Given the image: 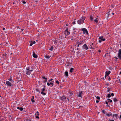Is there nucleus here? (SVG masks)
<instances>
[{
	"label": "nucleus",
	"mask_w": 121,
	"mask_h": 121,
	"mask_svg": "<svg viewBox=\"0 0 121 121\" xmlns=\"http://www.w3.org/2000/svg\"><path fill=\"white\" fill-rule=\"evenodd\" d=\"M53 80V79H52V78H51L50 80H49V81H48V82H50V81H52V80Z\"/></svg>",
	"instance_id": "nucleus-38"
},
{
	"label": "nucleus",
	"mask_w": 121,
	"mask_h": 121,
	"mask_svg": "<svg viewBox=\"0 0 121 121\" xmlns=\"http://www.w3.org/2000/svg\"><path fill=\"white\" fill-rule=\"evenodd\" d=\"M113 101L114 102H116L118 101V100L115 98H114L113 99Z\"/></svg>",
	"instance_id": "nucleus-29"
},
{
	"label": "nucleus",
	"mask_w": 121,
	"mask_h": 121,
	"mask_svg": "<svg viewBox=\"0 0 121 121\" xmlns=\"http://www.w3.org/2000/svg\"><path fill=\"white\" fill-rule=\"evenodd\" d=\"M67 65V66H69V64H67V65Z\"/></svg>",
	"instance_id": "nucleus-61"
},
{
	"label": "nucleus",
	"mask_w": 121,
	"mask_h": 121,
	"mask_svg": "<svg viewBox=\"0 0 121 121\" xmlns=\"http://www.w3.org/2000/svg\"><path fill=\"white\" fill-rule=\"evenodd\" d=\"M103 36H101L99 38V39H100L102 41H104L105 40V39L104 38H103Z\"/></svg>",
	"instance_id": "nucleus-14"
},
{
	"label": "nucleus",
	"mask_w": 121,
	"mask_h": 121,
	"mask_svg": "<svg viewBox=\"0 0 121 121\" xmlns=\"http://www.w3.org/2000/svg\"><path fill=\"white\" fill-rule=\"evenodd\" d=\"M102 112L103 113H104V114H105V110H103L102 111Z\"/></svg>",
	"instance_id": "nucleus-35"
},
{
	"label": "nucleus",
	"mask_w": 121,
	"mask_h": 121,
	"mask_svg": "<svg viewBox=\"0 0 121 121\" xmlns=\"http://www.w3.org/2000/svg\"><path fill=\"white\" fill-rule=\"evenodd\" d=\"M70 34V32L68 31V29L67 28L65 31V35H68Z\"/></svg>",
	"instance_id": "nucleus-6"
},
{
	"label": "nucleus",
	"mask_w": 121,
	"mask_h": 121,
	"mask_svg": "<svg viewBox=\"0 0 121 121\" xmlns=\"http://www.w3.org/2000/svg\"><path fill=\"white\" fill-rule=\"evenodd\" d=\"M37 114V115L39 116V112L38 111H37L36 112V113L35 114V115Z\"/></svg>",
	"instance_id": "nucleus-32"
},
{
	"label": "nucleus",
	"mask_w": 121,
	"mask_h": 121,
	"mask_svg": "<svg viewBox=\"0 0 121 121\" xmlns=\"http://www.w3.org/2000/svg\"><path fill=\"white\" fill-rule=\"evenodd\" d=\"M33 71V70L32 69H31L30 70H28L27 71V72H26V74L28 75H30V74L31 72Z\"/></svg>",
	"instance_id": "nucleus-10"
},
{
	"label": "nucleus",
	"mask_w": 121,
	"mask_h": 121,
	"mask_svg": "<svg viewBox=\"0 0 121 121\" xmlns=\"http://www.w3.org/2000/svg\"><path fill=\"white\" fill-rule=\"evenodd\" d=\"M33 56L35 58H37L38 57L37 55L35 54V52H33Z\"/></svg>",
	"instance_id": "nucleus-11"
},
{
	"label": "nucleus",
	"mask_w": 121,
	"mask_h": 121,
	"mask_svg": "<svg viewBox=\"0 0 121 121\" xmlns=\"http://www.w3.org/2000/svg\"><path fill=\"white\" fill-rule=\"evenodd\" d=\"M90 18L91 20V21H92L93 20V17H92L91 16L90 17Z\"/></svg>",
	"instance_id": "nucleus-31"
},
{
	"label": "nucleus",
	"mask_w": 121,
	"mask_h": 121,
	"mask_svg": "<svg viewBox=\"0 0 121 121\" xmlns=\"http://www.w3.org/2000/svg\"><path fill=\"white\" fill-rule=\"evenodd\" d=\"M81 30L83 31V34L86 33L87 35L88 34V32L86 29L85 28H82L81 29Z\"/></svg>",
	"instance_id": "nucleus-1"
},
{
	"label": "nucleus",
	"mask_w": 121,
	"mask_h": 121,
	"mask_svg": "<svg viewBox=\"0 0 121 121\" xmlns=\"http://www.w3.org/2000/svg\"><path fill=\"white\" fill-rule=\"evenodd\" d=\"M119 118L121 119V115L120 116V117Z\"/></svg>",
	"instance_id": "nucleus-60"
},
{
	"label": "nucleus",
	"mask_w": 121,
	"mask_h": 121,
	"mask_svg": "<svg viewBox=\"0 0 121 121\" xmlns=\"http://www.w3.org/2000/svg\"><path fill=\"white\" fill-rule=\"evenodd\" d=\"M113 117H114L115 116L116 117V118L117 119V117L118 116V115L117 114H113Z\"/></svg>",
	"instance_id": "nucleus-16"
},
{
	"label": "nucleus",
	"mask_w": 121,
	"mask_h": 121,
	"mask_svg": "<svg viewBox=\"0 0 121 121\" xmlns=\"http://www.w3.org/2000/svg\"><path fill=\"white\" fill-rule=\"evenodd\" d=\"M106 106L107 107H110L109 105H108V104H107V105Z\"/></svg>",
	"instance_id": "nucleus-55"
},
{
	"label": "nucleus",
	"mask_w": 121,
	"mask_h": 121,
	"mask_svg": "<svg viewBox=\"0 0 121 121\" xmlns=\"http://www.w3.org/2000/svg\"><path fill=\"white\" fill-rule=\"evenodd\" d=\"M65 74L66 76H68V72L67 71H66L65 73Z\"/></svg>",
	"instance_id": "nucleus-20"
},
{
	"label": "nucleus",
	"mask_w": 121,
	"mask_h": 121,
	"mask_svg": "<svg viewBox=\"0 0 121 121\" xmlns=\"http://www.w3.org/2000/svg\"><path fill=\"white\" fill-rule=\"evenodd\" d=\"M110 89L109 88H108L107 91L108 92H109L110 91Z\"/></svg>",
	"instance_id": "nucleus-34"
},
{
	"label": "nucleus",
	"mask_w": 121,
	"mask_h": 121,
	"mask_svg": "<svg viewBox=\"0 0 121 121\" xmlns=\"http://www.w3.org/2000/svg\"><path fill=\"white\" fill-rule=\"evenodd\" d=\"M26 121H31L30 120L27 119L26 120Z\"/></svg>",
	"instance_id": "nucleus-52"
},
{
	"label": "nucleus",
	"mask_w": 121,
	"mask_h": 121,
	"mask_svg": "<svg viewBox=\"0 0 121 121\" xmlns=\"http://www.w3.org/2000/svg\"><path fill=\"white\" fill-rule=\"evenodd\" d=\"M74 69L72 68H71L70 69V72H71V73H72L73 72V70H74Z\"/></svg>",
	"instance_id": "nucleus-22"
},
{
	"label": "nucleus",
	"mask_w": 121,
	"mask_h": 121,
	"mask_svg": "<svg viewBox=\"0 0 121 121\" xmlns=\"http://www.w3.org/2000/svg\"><path fill=\"white\" fill-rule=\"evenodd\" d=\"M32 98L31 99V100L32 103H34L35 102V101L34 100V96H32Z\"/></svg>",
	"instance_id": "nucleus-19"
},
{
	"label": "nucleus",
	"mask_w": 121,
	"mask_h": 121,
	"mask_svg": "<svg viewBox=\"0 0 121 121\" xmlns=\"http://www.w3.org/2000/svg\"><path fill=\"white\" fill-rule=\"evenodd\" d=\"M42 78L43 79H45V80L43 81L44 82H47V78L45 77H43Z\"/></svg>",
	"instance_id": "nucleus-18"
},
{
	"label": "nucleus",
	"mask_w": 121,
	"mask_h": 121,
	"mask_svg": "<svg viewBox=\"0 0 121 121\" xmlns=\"http://www.w3.org/2000/svg\"><path fill=\"white\" fill-rule=\"evenodd\" d=\"M90 48L91 49H94V48H93V47H92V46H91Z\"/></svg>",
	"instance_id": "nucleus-54"
},
{
	"label": "nucleus",
	"mask_w": 121,
	"mask_h": 121,
	"mask_svg": "<svg viewBox=\"0 0 121 121\" xmlns=\"http://www.w3.org/2000/svg\"><path fill=\"white\" fill-rule=\"evenodd\" d=\"M109 121H114V120H109Z\"/></svg>",
	"instance_id": "nucleus-59"
},
{
	"label": "nucleus",
	"mask_w": 121,
	"mask_h": 121,
	"mask_svg": "<svg viewBox=\"0 0 121 121\" xmlns=\"http://www.w3.org/2000/svg\"><path fill=\"white\" fill-rule=\"evenodd\" d=\"M60 100H61L63 101L65 100L66 99V98L65 96L64 95H63L62 96L60 97Z\"/></svg>",
	"instance_id": "nucleus-5"
},
{
	"label": "nucleus",
	"mask_w": 121,
	"mask_h": 121,
	"mask_svg": "<svg viewBox=\"0 0 121 121\" xmlns=\"http://www.w3.org/2000/svg\"><path fill=\"white\" fill-rule=\"evenodd\" d=\"M118 52V56L119 58L121 59V49H119Z\"/></svg>",
	"instance_id": "nucleus-7"
},
{
	"label": "nucleus",
	"mask_w": 121,
	"mask_h": 121,
	"mask_svg": "<svg viewBox=\"0 0 121 121\" xmlns=\"http://www.w3.org/2000/svg\"><path fill=\"white\" fill-rule=\"evenodd\" d=\"M21 2H22V4H25L26 3V2L25 1H22Z\"/></svg>",
	"instance_id": "nucleus-28"
},
{
	"label": "nucleus",
	"mask_w": 121,
	"mask_h": 121,
	"mask_svg": "<svg viewBox=\"0 0 121 121\" xmlns=\"http://www.w3.org/2000/svg\"><path fill=\"white\" fill-rule=\"evenodd\" d=\"M82 41H80L78 43L77 47H78L80 45H82L83 44Z\"/></svg>",
	"instance_id": "nucleus-13"
},
{
	"label": "nucleus",
	"mask_w": 121,
	"mask_h": 121,
	"mask_svg": "<svg viewBox=\"0 0 121 121\" xmlns=\"http://www.w3.org/2000/svg\"><path fill=\"white\" fill-rule=\"evenodd\" d=\"M105 103L106 104H108V103L107 101H105Z\"/></svg>",
	"instance_id": "nucleus-53"
},
{
	"label": "nucleus",
	"mask_w": 121,
	"mask_h": 121,
	"mask_svg": "<svg viewBox=\"0 0 121 121\" xmlns=\"http://www.w3.org/2000/svg\"><path fill=\"white\" fill-rule=\"evenodd\" d=\"M33 44L32 43V42L31 41L30 42V46H32V45Z\"/></svg>",
	"instance_id": "nucleus-30"
},
{
	"label": "nucleus",
	"mask_w": 121,
	"mask_h": 121,
	"mask_svg": "<svg viewBox=\"0 0 121 121\" xmlns=\"http://www.w3.org/2000/svg\"><path fill=\"white\" fill-rule=\"evenodd\" d=\"M26 70H27L28 71V70H29V68H26Z\"/></svg>",
	"instance_id": "nucleus-46"
},
{
	"label": "nucleus",
	"mask_w": 121,
	"mask_h": 121,
	"mask_svg": "<svg viewBox=\"0 0 121 121\" xmlns=\"http://www.w3.org/2000/svg\"><path fill=\"white\" fill-rule=\"evenodd\" d=\"M36 91H38V92H39V90L38 89H36Z\"/></svg>",
	"instance_id": "nucleus-49"
},
{
	"label": "nucleus",
	"mask_w": 121,
	"mask_h": 121,
	"mask_svg": "<svg viewBox=\"0 0 121 121\" xmlns=\"http://www.w3.org/2000/svg\"><path fill=\"white\" fill-rule=\"evenodd\" d=\"M32 43H33V44H35V41H34L33 42H32Z\"/></svg>",
	"instance_id": "nucleus-47"
},
{
	"label": "nucleus",
	"mask_w": 121,
	"mask_h": 121,
	"mask_svg": "<svg viewBox=\"0 0 121 121\" xmlns=\"http://www.w3.org/2000/svg\"><path fill=\"white\" fill-rule=\"evenodd\" d=\"M118 81L119 82H120L121 83V81H120V79H118Z\"/></svg>",
	"instance_id": "nucleus-48"
},
{
	"label": "nucleus",
	"mask_w": 121,
	"mask_h": 121,
	"mask_svg": "<svg viewBox=\"0 0 121 121\" xmlns=\"http://www.w3.org/2000/svg\"><path fill=\"white\" fill-rule=\"evenodd\" d=\"M111 95L112 96H114V95L113 93H112L111 94Z\"/></svg>",
	"instance_id": "nucleus-45"
},
{
	"label": "nucleus",
	"mask_w": 121,
	"mask_h": 121,
	"mask_svg": "<svg viewBox=\"0 0 121 121\" xmlns=\"http://www.w3.org/2000/svg\"><path fill=\"white\" fill-rule=\"evenodd\" d=\"M75 20H74V21H73V24H75Z\"/></svg>",
	"instance_id": "nucleus-36"
},
{
	"label": "nucleus",
	"mask_w": 121,
	"mask_h": 121,
	"mask_svg": "<svg viewBox=\"0 0 121 121\" xmlns=\"http://www.w3.org/2000/svg\"><path fill=\"white\" fill-rule=\"evenodd\" d=\"M108 100H110V99H108Z\"/></svg>",
	"instance_id": "nucleus-62"
},
{
	"label": "nucleus",
	"mask_w": 121,
	"mask_h": 121,
	"mask_svg": "<svg viewBox=\"0 0 121 121\" xmlns=\"http://www.w3.org/2000/svg\"><path fill=\"white\" fill-rule=\"evenodd\" d=\"M75 32H76V31L75 30H73V34H75Z\"/></svg>",
	"instance_id": "nucleus-41"
},
{
	"label": "nucleus",
	"mask_w": 121,
	"mask_h": 121,
	"mask_svg": "<svg viewBox=\"0 0 121 121\" xmlns=\"http://www.w3.org/2000/svg\"><path fill=\"white\" fill-rule=\"evenodd\" d=\"M120 73L121 74V72H120Z\"/></svg>",
	"instance_id": "nucleus-64"
},
{
	"label": "nucleus",
	"mask_w": 121,
	"mask_h": 121,
	"mask_svg": "<svg viewBox=\"0 0 121 121\" xmlns=\"http://www.w3.org/2000/svg\"><path fill=\"white\" fill-rule=\"evenodd\" d=\"M94 20V21H95V22H98V18H96Z\"/></svg>",
	"instance_id": "nucleus-26"
},
{
	"label": "nucleus",
	"mask_w": 121,
	"mask_h": 121,
	"mask_svg": "<svg viewBox=\"0 0 121 121\" xmlns=\"http://www.w3.org/2000/svg\"><path fill=\"white\" fill-rule=\"evenodd\" d=\"M5 30V28H3V30Z\"/></svg>",
	"instance_id": "nucleus-63"
},
{
	"label": "nucleus",
	"mask_w": 121,
	"mask_h": 121,
	"mask_svg": "<svg viewBox=\"0 0 121 121\" xmlns=\"http://www.w3.org/2000/svg\"><path fill=\"white\" fill-rule=\"evenodd\" d=\"M111 95L110 94H108V95L107 97L108 98H110L111 97Z\"/></svg>",
	"instance_id": "nucleus-33"
},
{
	"label": "nucleus",
	"mask_w": 121,
	"mask_h": 121,
	"mask_svg": "<svg viewBox=\"0 0 121 121\" xmlns=\"http://www.w3.org/2000/svg\"><path fill=\"white\" fill-rule=\"evenodd\" d=\"M82 48L83 49H85L86 50H87L88 49V48L86 44H84L82 46Z\"/></svg>",
	"instance_id": "nucleus-4"
},
{
	"label": "nucleus",
	"mask_w": 121,
	"mask_h": 121,
	"mask_svg": "<svg viewBox=\"0 0 121 121\" xmlns=\"http://www.w3.org/2000/svg\"><path fill=\"white\" fill-rule=\"evenodd\" d=\"M86 18V17H81V19L83 20L84 21V20H85Z\"/></svg>",
	"instance_id": "nucleus-25"
},
{
	"label": "nucleus",
	"mask_w": 121,
	"mask_h": 121,
	"mask_svg": "<svg viewBox=\"0 0 121 121\" xmlns=\"http://www.w3.org/2000/svg\"><path fill=\"white\" fill-rule=\"evenodd\" d=\"M77 22L78 24H82L84 23V21L83 20L80 19L78 20Z\"/></svg>",
	"instance_id": "nucleus-2"
},
{
	"label": "nucleus",
	"mask_w": 121,
	"mask_h": 121,
	"mask_svg": "<svg viewBox=\"0 0 121 121\" xmlns=\"http://www.w3.org/2000/svg\"><path fill=\"white\" fill-rule=\"evenodd\" d=\"M96 98H97V99H100L99 97L98 96H97L96 97Z\"/></svg>",
	"instance_id": "nucleus-37"
},
{
	"label": "nucleus",
	"mask_w": 121,
	"mask_h": 121,
	"mask_svg": "<svg viewBox=\"0 0 121 121\" xmlns=\"http://www.w3.org/2000/svg\"><path fill=\"white\" fill-rule=\"evenodd\" d=\"M82 91H79V93L77 95V96L79 97L82 98Z\"/></svg>",
	"instance_id": "nucleus-9"
},
{
	"label": "nucleus",
	"mask_w": 121,
	"mask_h": 121,
	"mask_svg": "<svg viewBox=\"0 0 121 121\" xmlns=\"http://www.w3.org/2000/svg\"><path fill=\"white\" fill-rule=\"evenodd\" d=\"M17 108L18 109H19L20 110V111H22L23 109V108L22 107H21L20 108V107H18Z\"/></svg>",
	"instance_id": "nucleus-17"
},
{
	"label": "nucleus",
	"mask_w": 121,
	"mask_h": 121,
	"mask_svg": "<svg viewBox=\"0 0 121 121\" xmlns=\"http://www.w3.org/2000/svg\"><path fill=\"white\" fill-rule=\"evenodd\" d=\"M45 90V88H43L42 89V91L43 92Z\"/></svg>",
	"instance_id": "nucleus-43"
},
{
	"label": "nucleus",
	"mask_w": 121,
	"mask_h": 121,
	"mask_svg": "<svg viewBox=\"0 0 121 121\" xmlns=\"http://www.w3.org/2000/svg\"><path fill=\"white\" fill-rule=\"evenodd\" d=\"M56 82L58 84H59V82L57 80L56 81Z\"/></svg>",
	"instance_id": "nucleus-39"
},
{
	"label": "nucleus",
	"mask_w": 121,
	"mask_h": 121,
	"mask_svg": "<svg viewBox=\"0 0 121 121\" xmlns=\"http://www.w3.org/2000/svg\"><path fill=\"white\" fill-rule=\"evenodd\" d=\"M44 57L48 59H49L50 58V56L46 54L45 55Z\"/></svg>",
	"instance_id": "nucleus-15"
},
{
	"label": "nucleus",
	"mask_w": 121,
	"mask_h": 121,
	"mask_svg": "<svg viewBox=\"0 0 121 121\" xmlns=\"http://www.w3.org/2000/svg\"><path fill=\"white\" fill-rule=\"evenodd\" d=\"M50 83H49V82H48L47 83V85L48 86H49L50 85Z\"/></svg>",
	"instance_id": "nucleus-40"
},
{
	"label": "nucleus",
	"mask_w": 121,
	"mask_h": 121,
	"mask_svg": "<svg viewBox=\"0 0 121 121\" xmlns=\"http://www.w3.org/2000/svg\"><path fill=\"white\" fill-rule=\"evenodd\" d=\"M53 49V46H51V48L49 49V50H50L52 51Z\"/></svg>",
	"instance_id": "nucleus-23"
},
{
	"label": "nucleus",
	"mask_w": 121,
	"mask_h": 121,
	"mask_svg": "<svg viewBox=\"0 0 121 121\" xmlns=\"http://www.w3.org/2000/svg\"><path fill=\"white\" fill-rule=\"evenodd\" d=\"M6 83L8 86H12L11 83L9 81H6Z\"/></svg>",
	"instance_id": "nucleus-8"
},
{
	"label": "nucleus",
	"mask_w": 121,
	"mask_h": 121,
	"mask_svg": "<svg viewBox=\"0 0 121 121\" xmlns=\"http://www.w3.org/2000/svg\"><path fill=\"white\" fill-rule=\"evenodd\" d=\"M35 117L36 118H38V119H39V117H38V116H36Z\"/></svg>",
	"instance_id": "nucleus-44"
},
{
	"label": "nucleus",
	"mask_w": 121,
	"mask_h": 121,
	"mask_svg": "<svg viewBox=\"0 0 121 121\" xmlns=\"http://www.w3.org/2000/svg\"><path fill=\"white\" fill-rule=\"evenodd\" d=\"M50 86L51 87H52L53 85V83H52V82H51L50 83Z\"/></svg>",
	"instance_id": "nucleus-24"
},
{
	"label": "nucleus",
	"mask_w": 121,
	"mask_h": 121,
	"mask_svg": "<svg viewBox=\"0 0 121 121\" xmlns=\"http://www.w3.org/2000/svg\"><path fill=\"white\" fill-rule=\"evenodd\" d=\"M111 6L112 8H114V5H112Z\"/></svg>",
	"instance_id": "nucleus-57"
},
{
	"label": "nucleus",
	"mask_w": 121,
	"mask_h": 121,
	"mask_svg": "<svg viewBox=\"0 0 121 121\" xmlns=\"http://www.w3.org/2000/svg\"><path fill=\"white\" fill-rule=\"evenodd\" d=\"M114 58H115L116 59H118V58H117V57H114Z\"/></svg>",
	"instance_id": "nucleus-58"
},
{
	"label": "nucleus",
	"mask_w": 121,
	"mask_h": 121,
	"mask_svg": "<svg viewBox=\"0 0 121 121\" xmlns=\"http://www.w3.org/2000/svg\"><path fill=\"white\" fill-rule=\"evenodd\" d=\"M41 93L42 94H43L44 95H46V93H44L43 91H42L41 92Z\"/></svg>",
	"instance_id": "nucleus-27"
},
{
	"label": "nucleus",
	"mask_w": 121,
	"mask_h": 121,
	"mask_svg": "<svg viewBox=\"0 0 121 121\" xmlns=\"http://www.w3.org/2000/svg\"><path fill=\"white\" fill-rule=\"evenodd\" d=\"M111 73V72L110 71H106L105 72V77L106 79H107L106 77H108V75Z\"/></svg>",
	"instance_id": "nucleus-3"
},
{
	"label": "nucleus",
	"mask_w": 121,
	"mask_h": 121,
	"mask_svg": "<svg viewBox=\"0 0 121 121\" xmlns=\"http://www.w3.org/2000/svg\"><path fill=\"white\" fill-rule=\"evenodd\" d=\"M112 115V114L111 112H109L108 113H107L106 114V116H111Z\"/></svg>",
	"instance_id": "nucleus-12"
},
{
	"label": "nucleus",
	"mask_w": 121,
	"mask_h": 121,
	"mask_svg": "<svg viewBox=\"0 0 121 121\" xmlns=\"http://www.w3.org/2000/svg\"><path fill=\"white\" fill-rule=\"evenodd\" d=\"M110 102L111 103L112 102V100H110Z\"/></svg>",
	"instance_id": "nucleus-56"
},
{
	"label": "nucleus",
	"mask_w": 121,
	"mask_h": 121,
	"mask_svg": "<svg viewBox=\"0 0 121 121\" xmlns=\"http://www.w3.org/2000/svg\"><path fill=\"white\" fill-rule=\"evenodd\" d=\"M108 80H110L111 79V78H110V77H108Z\"/></svg>",
	"instance_id": "nucleus-42"
},
{
	"label": "nucleus",
	"mask_w": 121,
	"mask_h": 121,
	"mask_svg": "<svg viewBox=\"0 0 121 121\" xmlns=\"http://www.w3.org/2000/svg\"><path fill=\"white\" fill-rule=\"evenodd\" d=\"M96 103H98L99 102V101L98 100H96Z\"/></svg>",
	"instance_id": "nucleus-50"
},
{
	"label": "nucleus",
	"mask_w": 121,
	"mask_h": 121,
	"mask_svg": "<svg viewBox=\"0 0 121 121\" xmlns=\"http://www.w3.org/2000/svg\"><path fill=\"white\" fill-rule=\"evenodd\" d=\"M8 80L10 81H11L12 82H14V81L13 80V79L11 78H9Z\"/></svg>",
	"instance_id": "nucleus-21"
},
{
	"label": "nucleus",
	"mask_w": 121,
	"mask_h": 121,
	"mask_svg": "<svg viewBox=\"0 0 121 121\" xmlns=\"http://www.w3.org/2000/svg\"><path fill=\"white\" fill-rule=\"evenodd\" d=\"M101 40H99V43H101Z\"/></svg>",
	"instance_id": "nucleus-51"
}]
</instances>
